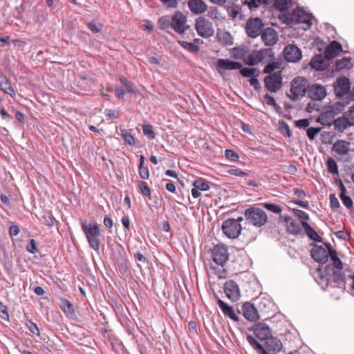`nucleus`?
<instances>
[{
  "instance_id": "obj_19",
  "label": "nucleus",
  "mask_w": 354,
  "mask_h": 354,
  "mask_svg": "<svg viewBox=\"0 0 354 354\" xmlns=\"http://www.w3.org/2000/svg\"><path fill=\"white\" fill-rule=\"evenodd\" d=\"M261 39L266 46H274L279 40L278 33L272 28H266L261 33Z\"/></svg>"
},
{
  "instance_id": "obj_17",
  "label": "nucleus",
  "mask_w": 354,
  "mask_h": 354,
  "mask_svg": "<svg viewBox=\"0 0 354 354\" xmlns=\"http://www.w3.org/2000/svg\"><path fill=\"white\" fill-rule=\"evenodd\" d=\"M256 337L261 340H266L272 336V330L265 323H257L252 328Z\"/></svg>"
},
{
  "instance_id": "obj_21",
  "label": "nucleus",
  "mask_w": 354,
  "mask_h": 354,
  "mask_svg": "<svg viewBox=\"0 0 354 354\" xmlns=\"http://www.w3.org/2000/svg\"><path fill=\"white\" fill-rule=\"evenodd\" d=\"M243 316L250 322H255L259 319L258 312L253 304L245 302L242 305Z\"/></svg>"
},
{
  "instance_id": "obj_32",
  "label": "nucleus",
  "mask_w": 354,
  "mask_h": 354,
  "mask_svg": "<svg viewBox=\"0 0 354 354\" xmlns=\"http://www.w3.org/2000/svg\"><path fill=\"white\" fill-rule=\"evenodd\" d=\"M301 226L304 229L306 235L311 239L317 242H322V238L318 235L316 231L306 221H301Z\"/></svg>"
},
{
  "instance_id": "obj_44",
  "label": "nucleus",
  "mask_w": 354,
  "mask_h": 354,
  "mask_svg": "<svg viewBox=\"0 0 354 354\" xmlns=\"http://www.w3.org/2000/svg\"><path fill=\"white\" fill-rule=\"evenodd\" d=\"M262 205L267 210L274 214H280L282 212L281 207L277 204L265 203H263Z\"/></svg>"
},
{
  "instance_id": "obj_61",
  "label": "nucleus",
  "mask_w": 354,
  "mask_h": 354,
  "mask_svg": "<svg viewBox=\"0 0 354 354\" xmlns=\"http://www.w3.org/2000/svg\"><path fill=\"white\" fill-rule=\"evenodd\" d=\"M162 4L168 8H176L178 7V2L177 0H159Z\"/></svg>"
},
{
  "instance_id": "obj_29",
  "label": "nucleus",
  "mask_w": 354,
  "mask_h": 354,
  "mask_svg": "<svg viewBox=\"0 0 354 354\" xmlns=\"http://www.w3.org/2000/svg\"><path fill=\"white\" fill-rule=\"evenodd\" d=\"M75 81L77 86L82 91H89L93 83L91 79L82 75L77 76Z\"/></svg>"
},
{
  "instance_id": "obj_11",
  "label": "nucleus",
  "mask_w": 354,
  "mask_h": 354,
  "mask_svg": "<svg viewBox=\"0 0 354 354\" xmlns=\"http://www.w3.org/2000/svg\"><path fill=\"white\" fill-rule=\"evenodd\" d=\"M212 256L213 261L218 266H223L229 259L227 248L224 245H217L214 247Z\"/></svg>"
},
{
  "instance_id": "obj_34",
  "label": "nucleus",
  "mask_w": 354,
  "mask_h": 354,
  "mask_svg": "<svg viewBox=\"0 0 354 354\" xmlns=\"http://www.w3.org/2000/svg\"><path fill=\"white\" fill-rule=\"evenodd\" d=\"M339 189H340V198L343 204L347 207L350 208L353 206V201L351 198L346 195V189L344 185L342 180H339Z\"/></svg>"
},
{
  "instance_id": "obj_27",
  "label": "nucleus",
  "mask_w": 354,
  "mask_h": 354,
  "mask_svg": "<svg viewBox=\"0 0 354 354\" xmlns=\"http://www.w3.org/2000/svg\"><path fill=\"white\" fill-rule=\"evenodd\" d=\"M0 88L12 97H15V91L11 85V82L3 73H0Z\"/></svg>"
},
{
  "instance_id": "obj_25",
  "label": "nucleus",
  "mask_w": 354,
  "mask_h": 354,
  "mask_svg": "<svg viewBox=\"0 0 354 354\" xmlns=\"http://www.w3.org/2000/svg\"><path fill=\"white\" fill-rule=\"evenodd\" d=\"M284 221L288 231L292 234L297 235L301 232V222L292 218L290 216H285Z\"/></svg>"
},
{
  "instance_id": "obj_50",
  "label": "nucleus",
  "mask_w": 354,
  "mask_h": 354,
  "mask_svg": "<svg viewBox=\"0 0 354 354\" xmlns=\"http://www.w3.org/2000/svg\"><path fill=\"white\" fill-rule=\"evenodd\" d=\"M26 326L32 334L39 336V330L35 323L30 320H27L26 322Z\"/></svg>"
},
{
  "instance_id": "obj_2",
  "label": "nucleus",
  "mask_w": 354,
  "mask_h": 354,
  "mask_svg": "<svg viewBox=\"0 0 354 354\" xmlns=\"http://www.w3.org/2000/svg\"><path fill=\"white\" fill-rule=\"evenodd\" d=\"M82 230L84 232L88 244L95 251H99L100 232L98 225L95 222L88 223L84 221L82 223Z\"/></svg>"
},
{
  "instance_id": "obj_26",
  "label": "nucleus",
  "mask_w": 354,
  "mask_h": 354,
  "mask_svg": "<svg viewBox=\"0 0 354 354\" xmlns=\"http://www.w3.org/2000/svg\"><path fill=\"white\" fill-rule=\"evenodd\" d=\"M337 114L333 109L327 110L322 113L316 121L322 125L330 126L335 120V116Z\"/></svg>"
},
{
  "instance_id": "obj_9",
  "label": "nucleus",
  "mask_w": 354,
  "mask_h": 354,
  "mask_svg": "<svg viewBox=\"0 0 354 354\" xmlns=\"http://www.w3.org/2000/svg\"><path fill=\"white\" fill-rule=\"evenodd\" d=\"M171 21V28L178 34H183L189 28V26L187 24V18L182 12H176L172 15Z\"/></svg>"
},
{
  "instance_id": "obj_37",
  "label": "nucleus",
  "mask_w": 354,
  "mask_h": 354,
  "mask_svg": "<svg viewBox=\"0 0 354 354\" xmlns=\"http://www.w3.org/2000/svg\"><path fill=\"white\" fill-rule=\"evenodd\" d=\"M332 272V268L328 266H326L324 269L321 268H318L317 269V274L319 279L324 281V280H328V277L330 276Z\"/></svg>"
},
{
  "instance_id": "obj_41",
  "label": "nucleus",
  "mask_w": 354,
  "mask_h": 354,
  "mask_svg": "<svg viewBox=\"0 0 354 354\" xmlns=\"http://www.w3.org/2000/svg\"><path fill=\"white\" fill-rule=\"evenodd\" d=\"M193 186L200 191H207L209 189L208 183L203 178H197L193 183Z\"/></svg>"
},
{
  "instance_id": "obj_28",
  "label": "nucleus",
  "mask_w": 354,
  "mask_h": 354,
  "mask_svg": "<svg viewBox=\"0 0 354 354\" xmlns=\"http://www.w3.org/2000/svg\"><path fill=\"white\" fill-rule=\"evenodd\" d=\"M350 142L344 140H338L333 144V150L338 155L344 156L349 151Z\"/></svg>"
},
{
  "instance_id": "obj_33",
  "label": "nucleus",
  "mask_w": 354,
  "mask_h": 354,
  "mask_svg": "<svg viewBox=\"0 0 354 354\" xmlns=\"http://www.w3.org/2000/svg\"><path fill=\"white\" fill-rule=\"evenodd\" d=\"M334 129L339 132H344L348 127L352 126L344 115L333 121Z\"/></svg>"
},
{
  "instance_id": "obj_53",
  "label": "nucleus",
  "mask_w": 354,
  "mask_h": 354,
  "mask_svg": "<svg viewBox=\"0 0 354 354\" xmlns=\"http://www.w3.org/2000/svg\"><path fill=\"white\" fill-rule=\"evenodd\" d=\"M43 223L48 227H53L54 225V217L50 213L44 214Z\"/></svg>"
},
{
  "instance_id": "obj_7",
  "label": "nucleus",
  "mask_w": 354,
  "mask_h": 354,
  "mask_svg": "<svg viewBox=\"0 0 354 354\" xmlns=\"http://www.w3.org/2000/svg\"><path fill=\"white\" fill-rule=\"evenodd\" d=\"M195 29L198 35L204 38H209L214 33L212 22L203 17H199L196 19Z\"/></svg>"
},
{
  "instance_id": "obj_38",
  "label": "nucleus",
  "mask_w": 354,
  "mask_h": 354,
  "mask_svg": "<svg viewBox=\"0 0 354 354\" xmlns=\"http://www.w3.org/2000/svg\"><path fill=\"white\" fill-rule=\"evenodd\" d=\"M179 44L187 51L196 53L199 51V47L195 43L188 42L186 41H178Z\"/></svg>"
},
{
  "instance_id": "obj_23",
  "label": "nucleus",
  "mask_w": 354,
  "mask_h": 354,
  "mask_svg": "<svg viewBox=\"0 0 354 354\" xmlns=\"http://www.w3.org/2000/svg\"><path fill=\"white\" fill-rule=\"evenodd\" d=\"M187 6L190 11L195 15L203 14L207 9V6L203 0H188Z\"/></svg>"
},
{
  "instance_id": "obj_62",
  "label": "nucleus",
  "mask_w": 354,
  "mask_h": 354,
  "mask_svg": "<svg viewBox=\"0 0 354 354\" xmlns=\"http://www.w3.org/2000/svg\"><path fill=\"white\" fill-rule=\"evenodd\" d=\"M265 102L271 106H273L274 108H277V104L276 103L273 97L268 94H266L263 97Z\"/></svg>"
},
{
  "instance_id": "obj_51",
  "label": "nucleus",
  "mask_w": 354,
  "mask_h": 354,
  "mask_svg": "<svg viewBox=\"0 0 354 354\" xmlns=\"http://www.w3.org/2000/svg\"><path fill=\"white\" fill-rule=\"evenodd\" d=\"M333 138V134L329 131H324L321 134V141L323 144H330Z\"/></svg>"
},
{
  "instance_id": "obj_5",
  "label": "nucleus",
  "mask_w": 354,
  "mask_h": 354,
  "mask_svg": "<svg viewBox=\"0 0 354 354\" xmlns=\"http://www.w3.org/2000/svg\"><path fill=\"white\" fill-rule=\"evenodd\" d=\"M295 17L299 23L306 24L308 26L312 25V19L313 18V15L311 13L306 12L305 10L300 8L294 10L292 15H284L281 19L285 23L289 24L294 20Z\"/></svg>"
},
{
  "instance_id": "obj_54",
  "label": "nucleus",
  "mask_w": 354,
  "mask_h": 354,
  "mask_svg": "<svg viewBox=\"0 0 354 354\" xmlns=\"http://www.w3.org/2000/svg\"><path fill=\"white\" fill-rule=\"evenodd\" d=\"M158 24L162 29H167L171 28V21L167 17H162L158 20Z\"/></svg>"
},
{
  "instance_id": "obj_43",
  "label": "nucleus",
  "mask_w": 354,
  "mask_h": 354,
  "mask_svg": "<svg viewBox=\"0 0 354 354\" xmlns=\"http://www.w3.org/2000/svg\"><path fill=\"white\" fill-rule=\"evenodd\" d=\"M291 0H274V6L279 10H286L290 6Z\"/></svg>"
},
{
  "instance_id": "obj_60",
  "label": "nucleus",
  "mask_w": 354,
  "mask_h": 354,
  "mask_svg": "<svg viewBox=\"0 0 354 354\" xmlns=\"http://www.w3.org/2000/svg\"><path fill=\"white\" fill-rule=\"evenodd\" d=\"M292 212L295 214V215L304 220L303 221H306L309 219L308 214L304 211L298 209H293Z\"/></svg>"
},
{
  "instance_id": "obj_16",
  "label": "nucleus",
  "mask_w": 354,
  "mask_h": 354,
  "mask_svg": "<svg viewBox=\"0 0 354 354\" xmlns=\"http://www.w3.org/2000/svg\"><path fill=\"white\" fill-rule=\"evenodd\" d=\"M285 59L290 62H297L301 58V50L294 44H288L283 50Z\"/></svg>"
},
{
  "instance_id": "obj_42",
  "label": "nucleus",
  "mask_w": 354,
  "mask_h": 354,
  "mask_svg": "<svg viewBox=\"0 0 354 354\" xmlns=\"http://www.w3.org/2000/svg\"><path fill=\"white\" fill-rule=\"evenodd\" d=\"M336 68L338 70H342L351 66V58L343 57L340 59H337L335 63Z\"/></svg>"
},
{
  "instance_id": "obj_14",
  "label": "nucleus",
  "mask_w": 354,
  "mask_h": 354,
  "mask_svg": "<svg viewBox=\"0 0 354 354\" xmlns=\"http://www.w3.org/2000/svg\"><path fill=\"white\" fill-rule=\"evenodd\" d=\"M351 88L349 79L346 77H340L337 79L334 83V91L335 95L339 97H343L346 94Z\"/></svg>"
},
{
  "instance_id": "obj_1",
  "label": "nucleus",
  "mask_w": 354,
  "mask_h": 354,
  "mask_svg": "<svg viewBox=\"0 0 354 354\" xmlns=\"http://www.w3.org/2000/svg\"><path fill=\"white\" fill-rule=\"evenodd\" d=\"M244 216L250 225L256 227L264 226L268 220L266 212L257 205H252L247 208L244 212Z\"/></svg>"
},
{
  "instance_id": "obj_48",
  "label": "nucleus",
  "mask_w": 354,
  "mask_h": 354,
  "mask_svg": "<svg viewBox=\"0 0 354 354\" xmlns=\"http://www.w3.org/2000/svg\"><path fill=\"white\" fill-rule=\"evenodd\" d=\"M225 158L230 161L236 162L239 160V156L233 149H226L225 151Z\"/></svg>"
},
{
  "instance_id": "obj_56",
  "label": "nucleus",
  "mask_w": 354,
  "mask_h": 354,
  "mask_svg": "<svg viewBox=\"0 0 354 354\" xmlns=\"http://www.w3.org/2000/svg\"><path fill=\"white\" fill-rule=\"evenodd\" d=\"M320 131V128L310 127L307 129V136L310 140H313Z\"/></svg>"
},
{
  "instance_id": "obj_6",
  "label": "nucleus",
  "mask_w": 354,
  "mask_h": 354,
  "mask_svg": "<svg viewBox=\"0 0 354 354\" xmlns=\"http://www.w3.org/2000/svg\"><path fill=\"white\" fill-rule=\"evenodd\" d=\"M267 57H269L270 59L274 58V53L271 48L254 50L247 56L245 62L246 64L254 66L263 61Z\"/></svg>"
},
{
  "instance_id": "obj_59",
  "label": "nucleus",
  "mask_w": 354,
  "mask_h": 354,
  "mask_svg": "<svg viewBox=\"0 0 354 354\" xmlns=\"http://www.w3.org/2000/svg\"><path fill=\"white\" fill-rule=\"evenodd\" d=\"M26 250L31 254H35L37 252V243L35 240L30 239L26 246Z\"/></svg>"
},
{
  "instance_id": "obj_64",
  "label": "nucleus",
  "mask_w": 354,
  "mask_h": 354,
  "mask_svg": "<svg viewBox=\"0 0 354 354\" xmlns=\"http://www.w3.org/2000/svg\"><path fill=\"white\" fill-rule=\"evenodd\" d=\"M295 126L298 128H306L309 126L308 119H301L295 122Z\"/></svg>"
},
{
  "instance_id": "obj_36",
  "label": "nucleus",
  "mask_w": 354,
  "mask_h": 354,
  "mask_svg": "<svg viewBox=\"0 0 354 354\" xmlns=\"http://www.w3.org/2000/svg\"><path fill=\"white\" fill-rule=\"evenodd\" d=\"M240 73L246 77H257L259 75V70L256 68H239Z\"/></svg>"
},
{
  "instance_id": "obj_47",
  "label": "nucleus",
  "mask_w": 354,
  "mask_h": 354,
  "mask_svg": "<svg viewBox=\"0 0 354 354\" xmlns=\"http://www.w3.org/2000/svg\"><path fill=\"white\" fill-rule=\"evenodd\" d=\"M143 133L149 139L155 138L153 126L151 124H142Z\"/></svg>"
},
{
  "instance_id": "obj_3",
  "label": "nucleus",
  "mask_w": 354,
  "mask_h": 354,
  "mask_svg": "<svg viewBox=\"0 0 354 354\" xmlns=\"http://www.w3.org/2000/svg\"><path fill=\"white\" fill-rule=\"evenodd\" d=\"M308 81L306 78L301 77H295L291 82L290 95L287 94V96L292 102H295L304 97L306 92L308 93Z\"/></svg>"
},
{
  "instance_id": "obj_22",
  "label": "nucleus",
  "mask_w": 354,
  "mask_h": 354,
  "mask_svg": "<svg viewBox=\"0 0 354 354\" xmlns=\"http://www.w3.org/2000/svg\"><path fill=\"white\" fill-rule=\"evenodd\" d=\"M263 346L269 353H277L282 349L283 345L280 339L272 335L266 340Z\"/></svg>"
},
{
  "instance_id": "obj_10",
  "label": "nucleus",
  "mask_w": 354,
  "mask_h": 354,
  "mask_svg": "<svg viewBox=\"0 0 354 354\" xmlns=\"http://www.w3.org/2000/svg\"><path fill=\"white\" fill-rule=\"evenodd\" d=\"M282 79L280 72L271 73L264 78L265 86L269 91L276 93L282 86Z\"/></svg>"
},
{
  "instance_id": "obj_46",
  "label": "nucleus",
  "mask_w": 354,
  "mask_h": 354,
  "mask_svg": "<svg viewBox=\"0 0 354 354\" xmlns=\"http://www.w3.org/2000/svg\"><path fill=\"white\" fill-rule=\"evenodd\" d=\"M138 187L142 195L151 198V189L146 182L140 181Z\"/></svg>"
},
{
  "instance_id": "obj_45",
  "label": "nucleus",
  "mask_w": 354,
  "mask_h": 354,
  "mask_svg": "<svg viewBox=\"0 0 354 354\" xmlns=\"http://www.w3.org/2000/svg\"><path fill=\"white\" fill-rule=\"evenodd\" d=\"M326 165L328 167V171L333 174H336L338 173V166L337 162L333 158H328L326 162Z\"/></svg>"
},
{
  "instance_id": "obj_52",
  "label": "nucleus",
  "mask_w": 354,
  "mask_h": 354,
  "mask_svg": "<svg viewBox=\"0 0 354 354\" xmlns=\"http://www.w3.org/2000/svg\"><path fill=\"white\" fill-rule=\"evenodd\" d=\"M270 0H250L248 2V5L250 9L257 8L259 4L268 3Z\"/></svg>"
},
{
  "instance_id": "obj_30",
  "label": "nucleus",
  "mask_w": 354,
  "mask_h": 354,
  "mask_svg": "<svg viewBox=\"0 0 354 354\" xmlns=\"http://www.w3.org/2000/svg\"><path fill=\"white\" fill-rule=\"evenodd\" d=\"M218 41L223 46H230L233 44V37L229 32L223 30H218L216 33Z\"/></svg>"
},
{
  "instance_id": "obj_55",
  "label": "nucleus",
  "mask_w": 354,
  "mask_h": 354,
  "mask_svg": "<svg viewBox=\"0 0 354 354\" xmlns=\"http://www.w3.org/2000/svg\"><path fill=\"white\" fill-rule=\"evenodd\" d=\"M279 68V64L278 62H273L266 65L263 69L264 73H268L269 75L273 73L275 69Z\"/></svg>"
},
{
  "instance_id": "obj_31",
  "label": "nucleus",
  "mask_w": 354,
  "mask_h": 354,
  "mask_svg": "<svg viewBox=\"0 0 354 354\" xmlns=\"http://www.w3.org/2000/svg\"><path fill=\"white\" fill-rule=\"evenodd\" d=\"M246 339L249 344L258 354H270L264 348L263 345L259 343L252 335H247Z\"/></svg>"
},
{
  "instance_id": "obj_12",
  "label": "nucleus",
  "mask_w": 354,
  "mask_h": 354,
  "mask_svg": "<svg viewBox=\"0 0 354 354\" xmlns=\"http://www.w3.org/2000/svg\"><path fill=\"white\" fill-rule=\"evenodd\" d=\"M224 292L232 302L237 301L241 297L239 287L233 280H228L224 283Z\"/></svg>"
},
{
  "instance_id": "obj_57",
  "label": "nucleus",
  "mask_w": 354,
  "mask_h": 354,
  "mask_svg": "<svg viewBox=\"0 0 354 354\" xmlns=\"http://www.w3.org/2000/svg\"><path fill=\"white\" fill-rule=\"evenodd\" d=\"M344 115L346 119L350 122L352 126H354V105L352 106L349 110L346 111Z\"/></svg>"
},
{
  "instance_id": "obj_18",
  "label": "nucleus",
  "mask_w": 354,
  "mask_h": 354,
  "mask_svg": "<svg viewBox=\"0 0 354 354\" xmlns=\"http://www.w3.org/2000/svg\"><path fill=\"white\" fill-rule=\"evenodd\" d=\"M216 67L219 73L222 74L225 71L237 70L242 67V64L227 59H218Z\"/></svg>"
},
{
  "instance_id": "obj_63",
  "label": "nucleus",
  "mask_w": 354,
  "mask_h": 354,
  "mask_svg": "<svg viewBox=\"0 0 354 354\" xmlns=\"http://www.w3.org/2000/svg\"><path fill=\"white\" fill-rule=\"evenodd\" d=\"M329 198H330V207L332 208L337 209V208L339 207L340 205H339V201L335 194H330Z\"/></svg>"
},
{
  "instance_id": "obj_20",
  "label": "nucleus",
  "mask_w": 354,
  "mask_h": 354,
  "mask_svg": "<svg viewBox=\"0 0 354 354\" xmlns=\"http://www.w3.org/2000/svg\"><path fill=\"white\" fill-rule=\"evenodd\" d=\"M217 304L225 316L229 317L238 324L243 323V320L240 319L239 317L235 313L232 306H229L227 304L219 299L217 300Z\"/></svg>"
},
{
  "instance_id": "obj_49",
  "label": "nucleus",
  "mask_w": 354,
  "mask_h": 354,
  "mask_svg": "<svg viewBox=\"0 0 354 354\" xmlns=\"http://www.w3.org/2000/svg\"><path fill=\"white\" fill-rule=\"evenodd\" d=\"M279 129L283 133V135L290 138L291 136V131L288 124L284 121H279Z\"/></svg>"
},
{
  "instance_id": "obj_39",
  "label": "nucleus",
  "mask_w": 354,
  "mask_h": 354,
  "mask_svg": "<svg viewBox=\"0 0 354 354\" xmlns=\"http://www.w3.org/2000/svg\"><path fill=\"white\" fill-rule=\"evenodd\" d=\"M59 306L65 313L71 315L74 314L73 306L68 300L62 299Z\"/></svg>"
},
{
  "instance_id": "obj_4",
  "label": "nucleus",
  "mask_w": 354,
  "mask_h": 354,
  "mask_svg": "<svg viewBox=\"0 0 354 354\" xmlns=\"http://www.w3.org/2000/svg\"><path fill=\"white\" fill-rule=\"evenodd\" d=\"M325 248L315 244L310 250L311 257L317 263L324 264L328 261L329 255L333 249L330 243H324Z\"/></svg>"
},
{
  "instance_id": "obj_58",
  "label": "nucleus",
  "mask_w": 354,
  "mask_h": 354,
  "mask_svg": "<svg viewBox=\"0 0 354 354\" xmlns=\"http://www.w3.org/2000/svg\"><path fill=\"white\" fill-rule=\"evenodd\" d=\"M138 171L140 177L143 179H147L149 176V169L147 166L139 165Z\"/></svg>"
},
{
  "instance_id": "obj_13",
  "label": "nucleus",
  "mask_w": 354,
  "mask_h": 354,
  "mask_svg": "<svg viewBox=\"0 0 354 354\" xmlns=\"http://www.w3.org/2000/svg\"><path fill=\"white\" fill-rule=\"evenodd\" d=\"M263 24L259 18L250 19L247 21L245 30L250 37H257L261 32Z\"/></svg>"
},
{
  "instance_id": "obj_40",
  "label": "nucleus",
  "mask_w": 354,
  "mask_h": 354,
  "mask_svg": "<svg viewBox=\"0 0 354 354\" xmlns=\"http://www.w3.org/2000/svg\"><path fill=\"white\" fill-rule=\"evenodd\" d=\"M329 257H330L333 266L338 269L342 270L343 268V263L340 259L337 257V251L334 249L332 250Z\"/></svg>"
},
{
  "instance_id": "obj_24",
  "label": "nucleus",
  "mask_w": 354,
  "mask_h": 354,
  "mask_svg": "<svg viewBox=\"0 0 354 354\" xmlns=\"http://www.w3.org/2000/svg\"><path fill=\"white\" fill-rule=\"evenodd\" d=\"M342 45L339 42L333 41L326 48L324 57L328 60L332 59L339 55V52L342 51Z\"/></svg>"
},
{
  "instance_id": "obj_15",
  "label": "nucleus",
  "mask_w": 354,
  "mask_h": 354,
  "mask_svg": "<svg viewBox=\"0 0 354 354\" xmlns=\"http://www.w3.org/2000/svg\"><path fill=\"white\" fill-rule=\"evenodd\" d=\"M308 96L313 100H322L326 96V89L321 84H313L308 87Z\"/></svg>"
},
{
  "instance_id": "obj_8",
  "label": "nucleus",
  "mask_w": 354,
  "mask_h": 354,
  "mask_svg": "<svg viewBox=\"0 0 354 354\" xmlns=\"http://www.w3.org/2000/svg\"><path fill=\"white\" fill-rule=\"evenodd\" d=\"M242 227L234 218L225 220L222 225V230L225 235L230 239H236L241 234Z\"/></svg>"
},
{
  "instance_id": "obj_35",
  "label": "nucleus",
  "mask_w": 354,
  "mask_h": 354,
  "mask_svg": "<svg viewBox=\"0 0 354 354\" xmlns=\"http://www.w3.org/2000/svg\"><path fill=\"white\" fill-rule=\"evenodd\" d=\"M248 52V48L245 46L234 47L232 49V57L237 59H242L244 58Z\"/></svg>"
}]
</instances>
